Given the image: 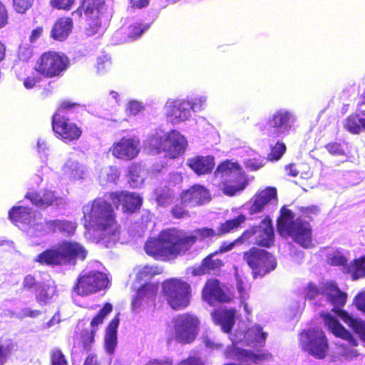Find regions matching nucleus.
I'll return each instance as SVG.
<instances>
[{
  "instance_id": "f257e3e1",
  "label": "nucleus",
  "mask_w": 365,
  "mask_h": 365,
  "mask_svg": "<svg viewBox=\"0 0 365 365\" xmlns=\"http://www.w3.org/2000/svg\"><path fill=\"white\" fill-rule=\"evenodd\" d=\"M196 243V237L177 228L162 230L145 242V253L155 260L168 261L185 255Z\"/></svg>"
},
{
  "instance_id": "f03ea898",
  "label": "nucleus",
  "mask_w": 365,
  "mask_h": 365,
  "mask_svg": "<svg viewBox=\"0 0 365 365\" xmlns=\"http://www.w3.org/2000/svg\"><path fill=\"white\" fill-rule=\"evenodd\" d=\"M83 219L87 230L98 233L102 240L119 232L120 226L112 204L101 198L91 202L83 212Z\"/></svg>"
},
{
  "instance_id": "7ed1b4c3",
  "label": "nucleus",
  "mask_w": 365,
  "mask_h": 365,
  "mask_svg": "<svg viewBox=\"0 0 365 365\" xmlns=\"http://www.w3.org/2000/svg\"><path fill=\"white\" fill-rule=\"evenodd\" d=\"M87 255V250L80 243L63 240L56 246L46 249L38 254L35 262L41 265L52 267L75 264L77 260H85Z\"/></svg>"
},
{
  "instance_id": "20e7f679",
  "label": "nucleus",
  "mask_w": 365,
  "mask_h": 365,
  "mask_svg": "<svg viewBox=\"0 0 365 365\" xmlns=\"http://www.w3.org/2000/svg\"><path fill=\"white\" fill-rule=\"evenodd\" d=\"M277 228L281 235H287L304 248L312 247V229L307 222L299 218L294 220L291 210L283 206L277 220Z\"/></svg>"
},
{
  "instance_id": "39448f33",
  "label": "nucleus",
  "mask_w": 365,
  "mask_h": 365,
  "mask_svg": "<svg viewBox=\"0 0 365 365\" xmlns=\"http://www.w3.org/2000/svg\"><path fill=\"white\" fill-rule=\"evenodd\" d=\"M222 185V192L228 196H234L247 186L242 168L237 163L226 160L220 163L214 173Z\"/></svg>"
},
{
  "instance_id": "423d86ee",
  "label": "nucleus",
  "mask_w": 365,
  "mask_h": 365,
  "mask_svg": "<svg viewBox=\"0 0 365 365\" xmlns=\"http://www.w3.org/2000/svg\"><path fill=\"white\" fill-rule=\"evenodd\" d=\"M149 145L156 153H164L165 156L175 159L184 153L187 140L178 131L172 130L168 133H156L150 136Z\"/></svg>"
},
{
  "instance_id": "0eeeda50",
  "label": "nucleus",
  "mask_w": 365,
  "mask_h": 365,
  "mask_svg": "<svg viewBox=\"0 0 365 365\" xmlns=\"http://www.w3.org/2000/svg\"><path fill=\"white\" fill-rule=\"evenodd\" d=\"M70 65V58L65 53L49 50L38 56L34 69L45 78H55L62 77Z\"/></svg>"
},
{
  "instance_id": "6e6552de",
  "label": "nucleus",
  "mask_w": 365,
  "mask_h": 365,
  "mask_svg": "<svg viewBox=\"0 0 365 365\" xmlns=\"http://www.w3.org/2000/svg\"><path fill=\"white\" fill-rule=\"evenodd\" d=\"M163 293L167 303L174 310L184 309L190 304L191 286L181 279L171 278L164 281Z\"/></svg>"
},
{
  "instance_id": "1a4fd4ad",
  "label": "nucleus",
  "mask_w": 365,
  "mask_h": 365,
  "mask_svg": "<svg viewBox=\"0 0 365 365\" xmlns=\"http://www.w3.org/2000/svg\"><path fill=\"white\" fill-rule=\"evenodd\" d=\"M173 339L181 344L192 343L198 336L201 321L195 314L186 312L173 319Z\"/></svg>"
},
{
  "instance_id": "9d476101",
  "label": "nucleus",
  "mask_w": 365,
  "mask_h": 365,
  "mask_svg": "<svg viewBox=\"0 0 365 365\" xmlns=\"http://www.w3.org/2000/svg\"><path fill=\"white\" fill-rule=\"evenodd\" d=\"M109 283L107 275L98 270H83L77 277L71 292L85 297L106 289Z\"/></svg>"
},
{
  "instance_id": "9b49d317",
  "label": "nucleus",
  "mask_w": 365,
  "mask_h": 365,
  "mask_svg": "<svg viewBox=\"0 0 365 365\" xmlns=\"http://www.w3.org/2000/svg\"><path fill=\"white\" fill-rule=\"evenodd\" d=\"M299 344L303 351L318 359H324L329 349L326 334L319 328L302 330L299 335Z\"/></svg>"
},
{
  "instance_id": "f8f14e48",
  "label": "nucleus",
  "mask_w": 365,
  "mask_h": 365,
  "mask_svg": "<svg viewBox=\"0 0 365 365\" xmlns=\"http://www.w3.org/2000/svg\"><path fill=\"white\" fill-rule=\"evenodd\" d=\"M242 258L252 269L254 278L264 277L274 270L277 265V259L271 252L256 247L244 252Z\"/></svg>"
},
{
  "instance_id": "ddd939ff",
  "label": "nucleus",
  "mask_w": 365,
  "mask_h": 365,
  "mask_svg": "<svg viewBox=\"0 0 365 365\" xmlns=\"http://www.w3.org/2000/svg\"><path fill=\"white\" fill-rule=\"evenodd\" d=\"M108 151L116 159L123 161L133 160L140 153V140L136 137H122L113 143Z\"/></svg>"
},
{
  "instance_id": "4468645a",
  "label": "nucleus",
  "mask_w": 365,
  "mask_h": 365,
  "mask_svg": "<svg viewBox=\"0 0 365 365\" xmlns=\"http://www.w3.org/2000/svg\"><path fill=\"white\" fill-rule=\"evenodd\" d=\"M295 120L296 118L291 112L282 109L277 110L267 121V135L275 138L288 133Z\"/></svg>"
},
{
  "instance_id": "2eb2a0df",
  "label": "nucleus",
  "mask_w": 365,
  "mask_h": 365,
  "mask_svg": "<svg viewBox=\"0 0 365 365\" xmlns=\"http://www.w3.org/2000/svg\"><path fill=\"white\" fill-rule=\"evenodd\" d=\"M51 126L56 137L66 143L78 140L83 132L81 128L68 117H52Z\"/></svg>"
},
{
  "instance_id": "dca6fc26",
  "label": "nucleus",
  "mask_w": 365,
  "mask_h": 365,
  "mask_svg": "<svg viewBox=\"0 0 365 365\" xmlns=\"http://www.w3.org/2000/svg\"><path fill=\"white\" fill-rule=\"evenodd\" d=\"M158 293V284L145 283L141 285L133 297L131 307L135 312H139L146 308H154Z\"/></svg>"
},
{
  "instance_id": "f3484780",
  "label": "nucleus",
  "mask_w": 365,
  "mask_h": 365,
  "mask_svg": "<svg viewBox=\"0 0 365 365\" xmlns=\"http://www.w3.org/2000/svg\"><path fill=\"white\" fill-rule=\"evenodd\" d=\"M111 204L118 209L122 205L123 212L133 214L140 210L142 205V198L133 192L125 190H118L108 192L105 194Z\"/></svg>"
},
{
  "instance_id": "a211bd4d",
  "label": "nucleus",
  "mask_w": 365,
  "mask_h": 365,
  "mask_svg": "<svg viewBox=\"0 0 365 365\" xmlns=\"http://www.w3.org/2000/svg\"><path fill=\"white\" fill-rule=\"evenodd\" d=\"M113 309V305L110 302H106L91 320V329H86L81 333L80 340L84 351L88 352L91 350V345L94 342L95 334L98 325L103 324L105 318L112 312Z\"/></svg>"
},
{
  "instance_id": "6ab92c4d",
  "label": "nucleus",
  "mask_w": 365,
  "mask_h": 365,
  "mask_svg": "<svg viewBox=\"0 0 365 365\" xmlns=\"http://www.w3.org/2000/svg\"><path fill=\"white\" fill-rule=\"evenodd\" d=\"M202 296L210 305H213L215 302L229 303L234 297L228 289L221 287L219 280L216 279H209L206 281L202 290Z\"/></svg>"
},
{
  "instance_id": "aec40b11",
  "label": "nucleus",
  "mask_w": 365,
  "mask_h": 365,
  "mask_svg": "<svg viewBox=\"0 0 365 365\" xmlns=\"http://www.w3.org/2000/svg\"><path fill=\"white\" fill-rule=\"evenodd\" d=\"M321 294L326 297L327 301L333 306L332 312L341 317V312L347 300L346 292L341 290L335 282L330 281L321 287Z\"/></svg>"
},
{
  "instance_id": "412c9836",
  "label": "nucleus",
  "mask_w": 365,
  "mask_h": 365,
  "mask_svg": "<svg viewBox=\"0 0 365 365\" xmlns=\"http://www.w3.org/2000/svg\"><path fill=\"white\" fill-rule=\"evenodd\" d=\"M277 190L274 187H267L258 190L251 198L248 212L253 215L264 210L265 207L272 204L277 203Z\"/></svg>"
},
{
  "instance_id": "4be33fe9",
  "label": "nucleus",
  "mask_w": 365,
  "mask_h": 365,
  "mask_svg": "<svg viewBox=\"0 0 365 365\" xmlns=\"http://www.w3.org/2000/svg\"><path fill=\"white\" fill-rule=\"evenodd\" d=\"M180 200L187 202L189 207H195L210 202L211 197L205 186L195 184L180 193Z\"/></svg>"
},
{
  "instance_id": "5701e85b",
  "label": "nucleus",
  "mask_w": 365,
  "mask_h": 365,
  "mask_svg": "<svg viewBox=\"0 0 365 365\" xmlns=\"http://www.w3.org/2000/svg\"><path fill=\"white\" fill-rule=\"evenodd\" d=\"M168 115L175 123L187 120L190 117V111H195V104L188 100H175L168 106Z\"/></svg>"
},
{
  "instance_id": "b1692460",
  "label": "nucleus",
  "mask_w": 365,
  "mask_h": 365,
  "mask_svg": "<svg viewBox=\"0 0 365 365\" xmlns=\"http://www.w3.org/2000/svg\"><path fill=\"white\" fill-rule=\"evenodd\" d=\"M256 227L255 244L259 247L269 248L274 245V233L272 220L269 215L259 222Z\"/></svg>"
},
{
  "instance_id": "393cba45",
  "label": "nucleus",
  "mask_w": 365,
  "mask_h": 365,
  "mask_svg": "<svg viewBox=\"0 0 365 365\" xmlns=\"http://www.w3.org/2000/svg\"><path fill=\"white\" fill-rule=\"evenodd\" d=\"M187 165L197 175L210 174L215 165L212 155H195L188 158Z\"/></svg>"
},
{
  "instance_id": "a878e982",
  "label": "nucleus",
  "mask_w": 365,
  "mask_h": 365,
  "mask_svg": "<svg viewBox=\"0 0 365 365\" xmlns=\"http://www.w3.org/2000/svg\"><path fill=\"white\" fill-rule=\"evenodd\" d=\"M25 197L29 200L31 203L36 207L46 208L61 200V197L56 196L55 192L44 189L36 192H29L26 194Z\"/></svg>"
},
{
  "instance_id": "bb28decb",
  "label": "nucleus",
  "mask_w": 365,
  "mask_h": 365,
  "mask_svg": "<svg viewBox=\"0 0 365 365\" xmlns=\"http://www.w3.org/2000/svg\"><path fill=\"white\" fill-rule=\"evenodd\" d=\"M73 21L69 16H61L54 22L50 36L55 41H63L66 40L72 31Z\"/></svg>"
},
{
  "instance_id": "cd10ccee",
  "label": "nucleus",
  "mask_w": 365,
  "mask_h": 365,
  "mask_svg": "<svg viewBox=\"0 0 365 365\" xmlns=\"http://www.w3.org/2000/svg\"><path fill=\"white\" fill-rule=\"evenodd\" d=\"M78 9L83 11L86 17L103 16L108 6L106 0H80Z\"/></svg>"
},
{
  "instance_id": "c85d7f7f",
  "label": "nucleus",
  "mask_w": 365,
  "mask_h": 365,
  "mask_svg": "<svg viewBox=\"0 0 365 365\" xmlns=\"http://www.w3.org/2000/svg\"><path fill=\"white\" fill-rule=\"evenodd\" d=\"M120 322V314L118 313L109 322L105 335V349L109 354L115 351L118 343L117 329Z\"/></svg>"
},
{
  "instance_id": "c756f323",
  "label": "nucleus",
  "mask_w": 365,
  "mask_h": 365,
  "mask_svg": "<svg viewBox=\"0 0 365 365\" xmlns=\"http://www.w3.org/2000/svg\"><path fill=\"white\" fill-rule=\"evenodd\" d=\"M235 309H215L212 316L215 324L222 327L224 332L229 333L235 324Z\"/></svg>"
},
{
  "instance_id": "7c9ffc66",
  "label": "nucleus",
  "mask_w": 365,
  "mask_h": 365,
  "mask_svg": "<svg viewBox=\"0 0 365 365\" xmlns=\"http://www.w3.org/2000/svg\"><path fill=\"white\" fill-rule=\"evenodd\" d=\"M9 218L15 225L30 224L34 216L29 207L14 206L9 211Z\"/></svg>"
},
{
  "instance_id": "2f4dec72",
  "label": "nucleus",
  "mask_w": 365,
  "mask_h": 365,
  "mask_svg": "<svg viewBox=\"0 0 365 365\" xmlns=\"http://www.w3.org/2000/svg\"><path fill=\"white\" fill-rule=\"evenodd\" d=\"M324 319L331 327L332 333L336 336L346 340L353 346L358 345L357 341L352 334L346 329L336 319L329 314H326Z\"/></svg>"
},
{
  "instance_id": "473e14b6",
  "label": "nucleus",
  "mask_w": 365,
  "mask_h": 365,
  "mask_svg": "<svg viewBox=\"0 0 365 365\" xmlns=\"http://www.w3.org/2000/svg\"><path fill=\"white\" fill-rule=\"evenodd\" d=\"M324 319L331 327L332 333L336 336L346 340L353 346L358 345L357 341L352 334L346 329L336 319L329 314H326Z\"/></svg>"
},
{
  "instance_id": "72a5a7b5",
  "label": "nucleus",
  "mask_w": 365,
  "mask_h": 365,
  "mask_svg": "<svg viewBox=\"0 0 365 365\" xmlns=\"http://www.w3.org/2000/svg\"><path fill=\"white\" fill-rule=\"evenodd\" d=\"M217 254L211 253L205 257L201 262L198 269L195 270V274H207L211 272L220 269L224 264L220 258H215Z\"/></svg>"
},
{
  "instance_id": "f704fd0d",
  "label": "nucleus",
  "mask_w": 365,
  "mask_h": 365,
  "mask_svg": "<svg viewBox=\"0 0 365 365\" xmlns=\"http://www.w3.org/2000/svg\"><path fill=\"white\" fill-rule=\"evenodd\" d=\"M340 318L359 335L361 340L365 341V321L359 318H354L347 312H341Z\"/></svg>"
},
{
  "instance_id": "c9c22d12",
  "label": "nucleus",
  "mask_w": 365,
  "mask_h": 365,
  "mask_svg": "<svg viewBox=\"0 0 365 365\" xmlns=\"http://www.w3.org/2000/svg\"><path fill=\"white\" fill-rule=\"evenodd\" d=\"M246 216L240 214L237 217L227 220L219 225L217 227V234L220 237L225 236L235 230H237L246 221Z\"/></svg>"
},
{
  "instance_id": "e433bc0d",
  "label": "nucleus",
  "mask_w": 365,
  "mask_h": 365,
  "mask_svg": "<svg viewBox=\"0 0 365 365\" xmlns=\"http://www.w3.org/2000/svg\"><path fill=\"white\" fill-rule=\"evenodd\" d=\"M48 229L53 232L59 231L68 235H73L76 230V224L71 221L53 220L46 222Z\"/></svg>"
},
{
  "instance_id": "4c0bfd02",
  "label": "nucleus",
  "mask_w": 365,
  "mask_h": 365,
  "mask_svg": "<svg viewBox=\"0 0 365 365\" xmlns=\"http://www.w3.org/2000/svg\"><path fill=\"white\" fill-rule=\"evenodd\" d=\"M103 16L86 17L88 24L85 28V34L87 36L101 37L105 33L106 29L102 24Z\"/></svg>"
},
{
  "instance_id": "58836bf2",
  "label": "nucleus",
  "mask_w": 365,
  "mask_h": 365,
  "mask_svg": "<svg viewBox=\"0 0 365 365\" xmlns=\"http://www.w3.org/2000/svg\"><path fill=\"white\" fill-rule=\"evenodd\" d=\"M240 355L253 362L255 364H261L264 361H268L272 359V355L268 351H257L255 352L251 350L242 349L240 352Z\"/></svg>"
},
{
  "instance_id": "ea45409f",
  "label": "nucleus",
  "mask_w": 365,
  "mask_h": 365,
  "mask_svg": "<svg viewBox=\"0 0 365 365\" xmlns=\"http://www.w3.org/2000/svg\"><path fill=\"white\" fill-rule=\"evenodd\" d=\"M16 349V344L11 339L0 338V365H4Z\"/></svg>"
},
{
  "instance_id": "a19ab883",
  "label": "nucleus",
  "mask_w": 365,
  "mask_h": 365,
  "mask_svg": "<svg viewBox=\"0 0 365 365\" xmlns=\"http://www.w3.org/2000/svg\"><path fill=\"white\" fill-rule=\"evenodd\" d=\"M343 126L346 131L353 135H359L363 131L358 113L348 115L344 121Z\"/></svg>"
},
{
  "instance_id": "79ce46f5",
  "label": "nucleus",
  "mask_w": 365,
  "mask_h": 365,
  "mask_svg": "<svg viewBox=\"0 0 365 365\" xmlns=\"http://www.w3.org/2000/svg\"><path fill=\"white\" fill-rule=\"evenodd\" d=\"M36 302L41 306L48 304L53 296L49 285L41 284L34 292Z\"/></svg>"
},
{
  "instance_id": "37998d69",
  "label": "nucleus",
  "mask_w": 365,
  "mask_h": 365,
  "mask_svg": "<svg viewBox=\"0 0 365 365\" xmlns=\"http://www.w3.org/2000/svg\"><path fill=\"white\" fill-rule=\"evenodd\" d=\"M187 207H189L188 204L180 200L179 202L175 204L170 209L172 217L176 220L189 218L190 214Z\"/></svg>"
},
{
  "instance_id": "c03bdc74",
  "label": "nucleus",
  "mask_w": 365,
  "mask_h": 365,
  "mask_svg": "<svg viewBox=\"0 0 365 365\" xmlns=\"http://www.w3.org/2000/svg\"><path fill=\"white\" fill-rule=\"evenodd\" d=\"M365 277V255L355 259L352 262L351 279L357 280Z\"/></svg>"
},
{
  "instance_id": "a18cd8bd",
  "label": "nucleus",
  "mask_w": 365,
  "mask_h": 365,
  "mask_svg": "<svg viewBox=\"0 0 365 365\" xmlns=\"http://www.w3.org/2000/svg\"><path fill=\"white\" fill-rule=\"evenodd\" d=\"M286 151V145L283 142L277 141L274 145L270 146L267 159L270 161H277L281 159Z\"/></svg>"
},
{
  "instance_id": "49530a36",
  "label": "nucleus",
  "mask_w": 365,
  "mask_h": 365,
  "mask_svg": "<svg viewBox=\"0 0 365 365\" xmlns=\"http://www.w3.org/2000/svg\"><path fill=\"white\" fill-rule=\"evenodd\" d=\"M34 274H26L22 281L21 289L27 292H34L41 284Z\"/></svg>"
},
{
  "instance_id": "de8ad7c7",
  "label": "nucleus",
  "mask_w": 365,
  "mask_h": 365,
  "mask_svg": "<svg viewBox=\"0 0 365 365\" xmlns=\"http://www.w3.org/2000/svg\"><path fill=\"white\" fill-rule=\"evenodd\" d=\"M344 143L332 141L325 145L324 148L328 153L334 156L344 157L346 155Z\"/></svg>"
},
{
  "instance_id": "09e8293b",
  "label": "nucleus",
  "mask_w": 365,
  "mask_h": 365,
  "mask_svg": "<svg viewBox=\"0 0 365 365\" xmlns=\"http://www.w3.org/2000/svg\"><path fill=\"white\" fill-rule=\"evenodd\" d=\"M79 106L80 104L77 103L70 101H63L58 105L57 110L52 117H67L66 114L68 111H71Z\"/></svg>"
},
{
  "instance_id": "8fccbe9b",
  "label": "nucleus",
  "mask_w": 365,
  "mask_h": 365,
  "mask_svg": "<svg viewBox=\"0 0 365 365\" xmlns=\"http://www.w3.org/2000/svg\"><path fill=\"white\" fill-rule=\"evenodd\" d=\"M327 262L331 266L344 267L347 265V259L340 251L336 250L327 255Z\"/></svg>"
},
{
  "instance_id": "3c124183",
  "label": "nucleus",
  "mask_w": 365,
  "mask_h": 365,
  "mask_svg": "<svg viewBox=\"0 0 365 365\" xmlns=\"http://www.w3.org/2000/svg\"><path fill=\"white\" fill-rule=\"evenodd\" d=\"M50 365H68V361L63 351L58 348L49 353Z\"/></svg>"
},
{
  "instance_id": "603ef678",
  "label": "nucleus",
  "mask_w": 365,
  "mask_h": 365,
  "mask_svg": "<svg viewBox=\"0 0 365 365\" xmlns=\"http://www.w3.org/2000/svg\"><path fill=\"white\" fill-rule=\"evenodd\" d=\"M147 28V26H144L140 23H133L126 28L125 34L128 38L133 40L139 37Z\"/></svg>"
},
{
  "instance_id": "864d4df0",
  "label": "nucleus",
  "mask_w": 365,
  "mask_h": 365,
  "mask_svg": "<svg viewBox=\"0 0 365 365\" xmlns=\"http://www.w3.org/2000/svg\"><path fill=\"white\" fill-rule=\"evenodd\" d=\"M34 0H12L14 9L19 14H25L31 8Z\"/></svg>"
},
{
  "instance_id": "5fc2aeb1",
  "label": "nucleus",
  "mask_w": 365,
  "mask_h": 365,
  "mask_svg": "<svg viewBox=\"0 0 365 365\" xmlns=\"http://www.w3.org/2000/svg\"><path fill=\"white\" fill-rule=\"evenodd\" d=\"M197 235H195L196 237V239L197 237H200L201 240H204L207 238H219V235L217 234V230H215L213 228L210 227H202L198 228L195 230Z\"/></svg>"
},
{
  "instance_id": "6e6d98bb",
  "label": "nucleus",
  "mask_w": 365,
  "mask_h": 365,
  "mask_svg": "<svg viewBox=\"0 0 365 365\" xmlns=\"http://www.w3.org/2000/svg\"><path fill=\"white\" fill-rule=\"evenodd\" d=\"M76 0H50L52 7L57 9L68 11L75 4Z\"/></svg>"
},
{
  "instance_id": "4d7b16f0",
  "label": "nucleus",
  "mask_w": 365,
  "mask_h": 365,
  "mask_svg": "<svg viewBox=\"0 0 365 365\" xmlns=\"http://www.w3.org/2000/svg\"><path fill=\"white\" fill-rule=\"evenodd\" d=\"M41 76L37 73H32L30 76L26 77L24 80V86L26 89H31L34 86L39 83L41 81Z\"/></svg>"
},
{
  "instance_id": "13d9d810",
  "label": "nucleus",
  "mask_w": 365,
  "mask_h": 365,
  "mask_svg": "<svg viewBox=\"0 0 365 365\" xmlns=\"http://www.w3.org/2000/svg\"><path fill=\"white\" fill-rule=\"evenodd\" d=\"M299 211L301 212L302 216L309 219H312L314 216H316L319 212V208L317 205H311L307 207H299Z\"/></svg>"
},
{
  "instance_id": "bf43d9fd",
  "label": "nucleus",
  "mask_w": 365,
  "mask_h": 365,
  "mask_svg": "<svg viewBox=\"0 0 365 365\" xmlns=\"http://www.w3.org/2000/svg\"><path fill=\"white\" fill-rule=\"evenodd\" d=\"M256 235V227L254 226L245 230L238 237L236 238V242H238L239 245H242L246 242H248L252 237Z\"/></svg>"
},
{
  "instance_id": "052dcab7",
  "label": "nucleus",
  "mask_w": 365,
  "mask_h": 365,
  "mask_svg": "<svg viewBox=\"0 0 365 365\" xmlns=\"http://www.w3.org/2000/svg\"><path fill=\"white\" fill-rule=\"evenodd\" d=\"M354 304L358 310L365 313V289L358 292L354 297Z\"/></svg>"
},
{
  "instance_id": "680f3d73",
  "label": "nucleus",
  "mask_w": 365,
  "mask_h": 365,
  "mask_svg": "<svg viewBox=\"0 0 365 365\" xmlns=\"http://www.w3.org/2000/svg\"><path fill=\"white\" fill-rule=\"evenodd\" d=\"M32 54V49L29 46H21L17 51L19 59L24 62L28 61L31 58Z\"/></svg>"
},
{
  "instance_id": "e2e57ef3",
  "label": "nucleus",
  "mask_w": 365,
  "mask_h": 365,
  "mask_svg": "<svg viewBox=\"0 0 365 365\" xmlns=\"http://www.w3.org/2000/svg\"><path fill=\"white\" fill-rule=\"evenodd\" d=\"M239 245L238 242H236V239L232 242L224 241L221 243L218 250L214 252V254H222L231 251L235 245Z\"/></svg>"
},
{
  "instance_id": "0e129e2a",
  "label": "nucleus",
  "mask_w": 365,
  "mask_h": 365,
  "mask_svg": "<svg viewBox=\"0 0 365 365\" xmlns=\"http://www.w3.org/2000/svg\"><path fill=\"white\" fill-rule=\"evenodd\" d=\"M319 293H321V289H318L317 287L312 283L308 284L306 287L305 297L309 299H314Z\"/></svg>"
},
{
  "instance_id": "69168bd1",
  "label": "nucleus",
  "mask_w": 365,
  "mask_h": 365,
  "mask_svg": "<svg viewBox=\"0 0 365 365\" xmlns=\"http://www.w3.org/2000/svg\"><path fill=\"white\" fill-rule=\"evenodd\" d=\"M176 365H204V363L199 357L190 356L187 358L181 360Z\"/></svg>"
},
{
  "instance_id": "338daca9",
  "label": "nucleus",
  "mask_w": 365,
  "mask_h": 365,
  "mask_svg": "<svg viewBox=\"0 0 365 365\" xmlns=\"http://www.w3.org/2000/svg\"><path fill=\"white\" fill-rule=\"evenodd\" d=\"M145 365H173V361L170 358L153 359L149 360Z\"/></svg>"
},
{
  "instance_id": "774afa93",
  "label": "nucleus",
  "mask_w": 365,
  "mask_h": 365,
  "mask_svg": "<svg viewBox=\"0 0 365 365\" xmlns=\"http://www.w3.org/2000/svg\"><path fill=\"white\" fill-rule=\"evenodd\" d=\"M83 365H101V360L97 354L91 353L86 357Z\"/></svg>"
}]
</instances>
